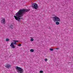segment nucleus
<instances>
[{
	"label": "nucleus",
	"instance_id": "obj_8",
	"mask_svg": "<svg viewBox=\"0 0 73 73\" xmlns=\"http://www.w3.org/2000/svg\"><path fill=\"white\" fill-rule=\"evenodd\" d=\"M10 28L11 29H13V26L12 25H10Z\"/></svg>",
	"mask_w": 73,
	"mask_h": 73
},
{
	"label": "nucleus",
	"instance_id": "obj_11",
	"mask_svg": "<svg viewBox=\"0 0 73 73\" xmlns=\"http://www.w3.org/2000/svg\"><path fill=\"white\" fill-rule=\"evenodd\" d=\"M56 25H58V24H59V22H56Z\"/></svg>",
	"mask_w": 73,
	"mask_h": 73
},
{
	"label": "nucleus",
	"instance_id": "obj_13",
	"mask_svg": "<svg viewBox=\"0 0 73 73\" xmlns=\"http://www.w3.org/2000/svg\"><path fill=\"white\" fill-rule=\"evenodd\" d=\"M50 51H53V49L52 48H50Z\"/></svg>",
	"mask_w": 73,
	"mask_h": 73
},
{
	"label": "nucleus",
	"instance_id": "obj_15",
	"mask_svg": "<svg viewBox=\"0 0 73 73\" xmlns=\"http://www.w3.org/2000/svg\"><path fill=\"white\" fill-rule=\"evenodd\" d=\"M13 42H19V41H17V40H13Z\"/></svg>",
	"mask_w": 73,
	"mask_h": 73
},
{
	"label": "nucleus",
	"instance_id": "obj_10",
	"mask_svg": "<svg viewBox=\"0 0 73 73\" xmlns=\"http://www.w3.org/2000/svg\"><path fill=\"white\" fill-rule=\"evenodd\" d=\"M31 52H34V50L33 49H31L30 50Z\"/></svg>",
	"mask_w": 73,
	"mask_h": 73
},
{
	"label": "nucleus",
	"instance_id": "obj_9",
	"mask_svg": "<svg viewBox=\"0 0 73 73\" xmlns=\"http://www.w3.org/2000/svg\"><path fill=\"white\" fill-rule=\"evenodd\" d=\"M12 43H13V44H15V45H17V42H12Z\"/></svg>",
	"mask_w": 73,
	"mask_h": 73
},
{
	"label": "nucleus",
	"instance_id": "obj_18",
	"mask_svg": "<svg viewBox=\"0 0 73 73\" xmlns=\"http://www.w3.org/2000/svg\"><path fill=\"white\" fill-rule=\"evenodd\" d=\"M18 46H21V44H19V45H18Z\"/></svg>",
	"mask_w": 73,
	"mask_h": 73
},
{
	"label": "nucleus",
	"instance_id": "obj_4",
	"mask_svg": "<svg viewBox=\"0 0 73 73\" xmlns=\"http://www.w3.org/2000/svg\"><path fill=\"white\" fill-rule=\"evenodd\" d=\"M52 17L54 20V22H55V21H60V19L58 17L55 16Z\"/></svg>",
	"mask_w": 73,
	"mask_h": 73
},
{
	"label": "nucleus",
	"instance_id": "obj_7",
	"mask_svg": "<svg viewBox=\"0 0 73 73\" xmlns=\"http://www.w3.org/2000/svg\"><path fill=\"white\" fill-rule=\"evenodd\" d=\"M5 20L4 19H3L1 20V23L2 24H5Z\"/></svg>",
	"mask_w": 73,
	"mask_h": 73
},
{
	"label": "nucleus",
	"instance_id": "obj_5",
	"mask_svg": "<svg viewBox=\"0 0 73 73\" xmlns=\"http://www.w3.org/2000/svg\"><path fill=\"white\" fill-rule=\"evenodd\" d=\"M11 65L9 64H7L6 65H5V66L6 68H8V69H9V68H11Z\"/></svg>",
	"mask_w": 73,
	"mask_h": 73
},
{
	"label": "nucleus",
	"instance_id": "obj_17",
	"mask_svg": "<svg viewBox=\"0 0 73 73\" xmlns=\"http://www.w3.org/2000/svg\"><path fill=\"white\" fill-rule=\"evenodd\" d=\"M43 72L42 71H40V73H42Z\"/></svg>",
	"mask_w": 73,
	"mask_h": 73
},
{
	"label": "nucleus",
	"instance_id": "obj_6",
	"mask_svg": "<svg viewBox=\"0 0 73 73\" xmlns=\"http://www.w3.org/2000/svg\"><path fill=\"white\" fill-rule=\"evenodd\" d=\"M10 46L12 48H15V46L14 44H13V43H11V44L10 45Z\"/></svg>",
	"mask_w": 73,
	"mask_h": 73
},
{
	"label": "nucleus",
	"instance_id": "obj_16",
	"mask_svg": "<svg viewBox=\"0 0 73 73\" xmlns=\"http://www.w3.org/2000/svg\"><path fill=\"white\" fill-rule=\"evenodd\" d=\"M44 60H45V61H48V59H47L46 58L44 59Z\"/></svg>",
	"mask_w": 73,
	"mask_h": 73
},
{
	"label": "nucleus",
	"instance_id": "obj_19",
	"mask_svg": "<svg viewBox=\"0 0 73 73\" xmlns=\"http://www.w3.org/2000/svg\"><path fill=\"white\" fill-rule=\"evenodd\" d=\"M59 48H56V49H59Z\"/></svg>",
	"mask_w": 73,
	"mask_h": 73
},
{
	"label": "nucleus",
	"instance_id": "obj_12",
	"mask_svg": "<svg viewBox=\"0 0 73 73\" xmlns=\"http://www.w3.org/2000/svg\"><path fill=\"white\" fill-rule=\"evenodd\" d=\"M6 41H9V39H8V38H7Z\"/></svg>",
	"mask_w": 73,
	"mask_h": 73
},
{
	"label": "nucleus",
	"instance_id": "obj_1",
	"mask_svg": "<svg viewBox=\"0 0 73 73\" xmlns=\"http://www.w3.org/2000/svg\"><path fill=\"white\" fill-rule=\"evenodd\" d=\"M30 11V9H22L20 10L17 13H16L14 17L15 19L17 21H21L20 20L23 19V17L24 14V13L26 12H28Z\"/></svg>",
	"mask_w": 73,
	"mask_h": 73
},
{
	"label": "nucleus",
	"instance_id": "obj_14",
	"mask_svg": "<svg viewBox=\"0 0 73 73\" xmlns=\"http://www.w3.org/2000/svg\"><path fill=\"white\" fill-rule=\"evenodd\" d=\"M33 40H34V39L33 38H31V41H33Z\"/></svg>",
	"mask_w": 73,
	"mask_h": 73
},
{
	"label": "nucleus",
	"instance_id": "obj_2",
	"mask_svg": "<svg viewBox=\"0 0 73 73\" xmlns=\"http://www.w3.org/2000/svg\"><path fill=\"white\" fill-rule=\"evenodd\" d=\"M17 71L18 73H22L23 72V69L18 66L16 67Z\"/></svg>",
	"mask_w": 73,
	"mask_h": 73
},
{
	"label": "nucleus",
	"instance_id": "obj_3",
	"mask_svg": "<svg viewBox=\"0 0 73 73\" xmlns=\"http://www.w3.org/2000/svg\"><path fill=\"white\" fill-rule=\"evenodd\" d=\"M32 7L33 8L35 9H37L38 7V5L36 3H34L32 4Z\"/></svg>",
	"mask_w": 73,
	"mask_h": 73
}]
</instances>
